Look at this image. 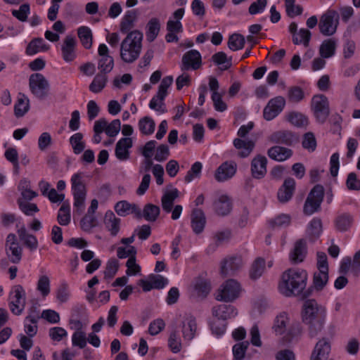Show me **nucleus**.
Listing matches in <instances>:
<instances>
[{
    "label": "nucleus",
    "mask_w": 360,
    "mask_h": 360,
    "mask_svg": "<svg viewBox=\"0 0 360 360\" xmlns=\"http://www.w3.org/2000/svg\"><path fill=\"white\" fill-rule=\"evenodd\" d=\"M308 281V274L302 269L290 268L283 272L278 283V290L284 296L305 298L311 292V288L304 291Z\"/></svg>",
    "instance_id": "nucleus-1"
},
{
    "label": "nucleus",
    "mask_w": 360,
    "mask_h": 360,
    "mask_svg": "<svg viewBox=\"0 0 360 360\" xmlns=\"http://www.w3.org/2000/svg\"><path fill=\"white\" fill-rule=\"evenodd\" d=\"M326 319L325 310L315 300H307L303 304L302 321L309 326L311 338L316 337L322 330Z\"/></svg>",
    "instance_id": "nucleus-2"
},
{
    "label": "nucleus",
    "mask_w": 360,
    "mask_h": 360,
    "mask_svg": "<svg viewBox=\"0 0 360 360\" xmlns=\"http://www.w3.org/2000/svg\"><path fill=\"white\" fill-rule=\"evenodd\" d=\"M143 33L139 30L129 32L120 44V55L127 63H134L139 57L142 49Z\"/></svg>",
    "instance_id": "nucleus-3"
},
{
    "label": "nucleus",
    "mask_w": 360,
    "mask_h": 360,
    "mask_svg": "<svg viewBox=\"0 0 360 360\" xmlns=\"http://www.w3.org/2000/svg\"><path fill=\"white\" fill-rule=\"evenodd\" d=\"M83 179L84 174L78 172L73 174L70 180L74 198V206L81 211L84 208L86 196V189Z\"/></svg>",
    "instance_id": "nucleus-4"
},
{
    "label": "nucleus",
    "mask_w": 360,
    "mask_h": 360,
    "mask_svg": "<svg viewBox=\"0 0 360 360\" xmlns=\"http://www.w3.org/2000/svg\"><path fill=\"white\" fill-rule=\"evenodd\" d=\"M8 305L11 311L17 316L20 315L26 305V292L21 285H13L8 295Z\"/></svg>",
    "instance_id": "nucleus-5"
},
{
    "label": "nucleus",
    "mask_w": 360,
    "mask_h": 360,
    "mask_svg": "<svg viewBox=\"0 0 360 360\" xmlns=\"http://www.w3.org/2000/svg\"><path fill=\"white\" fill-rule=\"evenodd\" d=\"M29 87L32 94L38 99H45L50 90L49 80L41 73H33L29 78Z\"/></svg>",
    "instance_id": "nucleus-6"
},
{
    "label": "nucleus",
    "mask_w": 360,
    "mask_h": 360,
    "mask_svg": "<svg viewBox=\"0 0 360 360\" xmlns=\"http://www.w3.org/2000/svg\"><path fill=\"white\" fill-rule=\"evenodd\" d=\"M240 291V283L234 279H229L221 285L215 298L221 302H233L239 297Z\"/></svg>",
    "instance_id": "nucleus-7"
},
{
    "label": "nucleus",
    "mask_w": 360,
    "mask_h": 360,
    "mask_svg": "<svg viewBox=\"0 0 360 360\" xmlns=\"http://www.w3.org/2000/svg\"><path fill=\"white\" fill-rule=\"evenodd\" d=\"M339 13L335 10H328L323 13L319 22L320 32L324 36H331L335 33L339 24Z\"/></svg>",
    "instance_id": "nucleus-8"
},
{
    "label": "nucleus",
    "mask_w": 360,
    "mask_h": 360,
    "mask_svg": "<svg viewBox=\"0 0 360 360\" xmlns=\"http://www.w3.org/2000/svg\"><path fill=\"white\" fill-rule=\"evenodd\" d=\"M324 195V189L321 185H316L310 191L304 205L303 211L307 215H311L320 208Z\"/></svg>",
    "instance_id": "nucleus-9"
},
{
    "label": "nucleus",
    "mask_w": 360,
    "mask_h": 360,
    "mask_svg": "<svg viewBox=\"0 0 360 360\" xmlns=\"http://www.w3.org/2000/svg\"><path fill=\"white\" fill-rule=\"evenodd\" d=\"M311 109L316 120L321 124L324 123L330 114L328 98L323 94L314 96L311 100Z\"/></svg>",
    "instance_id": "nucleus-10"
},
{
    "label": "nucleus",
    "mask_w": 360,
    "mask_h": 360,
    "mask_svg": "<svg viewBox=\"0 0 360 360\" xmlns=\"http://www.w3.org/2000/svg\"><path fill=\"white\" fill-rule=\"evenodd\" d=\"M334 336V330L331 329L328 333L320 339L316 344L311 353V360H326L331 350V341Z\"/></svg>",
    "instance_id": "nucleus-11"
},
{
    "label": "nucleus",
    "mask_w": 360,
    "mask_h": 360,
    "mask_svg": "<svg viewBox=\"0 0 360 360\" xmlns=\"http://www.w3.org/2000/svg\"><path fill=\"white\" fill-rule=\"evenodd\" d=\"M285 105V100L283 96L271 98L264 109V118L268 121L274 119L283 110Z\"/></svg>",
    "instance_id": "nucleus-12"
},
{
    "label": "nucleus",
    "mask_w": 360,
    "mask_h": 360,
    "mask_svg": "<svg viewBox=\"0 0 360 360\" xmlns=\"http://www.w3.org/2000/svg\"><path fill=\"white\" fill-rule=\"evenodd\" d=\"M99 60L98 61V68L101 72L109 73L113 69L114 60L109 54V49L105 44L99 45L98 49Z\"/></svg>",
    "instance_id": "nucleus-13"
},
{
    "label": "nucleus",
    "mask_w": 360,
    "mask_h": 360,
    "mask_svg": "<svg viewBox=\"0 0 360 360\" xmlns=\"http://www.w3.org/2000/svg\"><path fill=\"white\" fill-rule=\"evenodd\" d=\"M76 39L73 36L67 35L61 44L62 58L66 63H70L76 58Z\"/></svg>",
    "instance_id": "nucleus-14"
},
{
    "label": "nucleus",
    "mask_w": 360,
    "mask_h": 360,
    "mask_svg": "<svg viewBox=\"0 0 360 360\" xmlns=\"http://www.w3.org/2000/svg\"><path fill=\"white\" fill-rule=\"evenodd\" d=\"M237 170V164L233 161L223 162L216 170L215 179L219 182H223L232 178Z\"/></svg>",
    "instance_id": "nucleus-15"
},
{
    "label": "nucleus",
    "mask_w": 360,
    "mask_h": 360,
    "mask_svg": "<svg viewBox=\"0 0 360 360\" xmlns=\"http://www.w3.org/2000/svg\"><path fill=\"white\" fill-rule=\"evenodd\" d=\"M181 62V70H197L202 64L201 55L197 50L188 51L183 56Z\"/></svg>",
    "instance_id": "nucleus-16"
},
{
    "label": "nucleus",
    "mask_w": 360,
    "mask_h": 360,
    "mask_svg": "<svg viewBox=\"0 0 360 360\" xmlns=\"http://www.w3.org/2000/svg\"><path fill=\"white\" fill-rule=\"evenodd\" d=\"M243 266V260L240 257H230L221 263V274L226 277L233 275Z\"/></svg>",
    "instance_id": "nucleus-17"
},
{
    "label": "nucleus",
    "mask_w": 360,
    "mask_h": 360,
    "mask_svg": "<svg viewBox=\"0 0 360 360\" xmlns=\"http://www.w3.org/2000/svg\"><path fill=\"white\" fill-rule=\"evenodd\" d=\"M213 316L218 319L225 321L227 319L234 318L238 314L236 308L231 304H221L214 306L212 309Z\"/></svg>",
    "instance_id": "nucleus-18"
},
{
    "label": "nucleus",
    "mask_w": 360,
    "mask_h": 360,
    "mask_svg": "<svg viewBox=\"0 0 360 360\" xmlns=\"http://www.w3.org/2000/svg\"><path fill=\"white\" fill-rule=\"evenodd\" d=\"M295 190V181L292 178L285 179L283 185L278 191L277 197L279 202L285 203L288 202L292 197Z\"/></svg>",
    "instance_id": "nucleus-19"
},
{
    "label": "nucleus",
    "mask_w": 360,
    "mask_h": 360,
    "mask_svg": "<svg viewBox=\"0 0 360 360\" xmlns=\"http://www.w3.org/2000/svg\"><path fill=\"white\" fill-rule=\"evenodd\" d=\"M206 217L201 209H194L191 214V226L195 234L201 233L206 225Z\"/></svg>",
    "instance_id": "nucleus-20"
},
{
    "label": "nucleus",
    "mask_w": 360,
    "mask_h": 360,
    "mask_svg": "<svg viewBox=\"0 0 360 360\" xmlns=\"http://www.w3.org/2000/svg\"><path fill=\"white\" fill-rule=\"evenodd\" d=\"M267 159L265 156L258 155L251 162V173L254 178L262 179L266 174Z\"/></svg>",
    "instance_id": "nucleus-21"
},
{
    "label": "nucleus",
    "mask_w": 360,
    "mask_h": 360,
    "mask_svg": "<svg viewBox=\"0 0 360 360\" xmlns=\"http://www.w3.org/2000/svg\"><path fill=\"white\" fill-rule=\"evenodd\" d=\"M132 146L131 138L126 137L120 139L115 146V153L116 158L121 161L128 160L129 158V149Z\"/></svg>",
    "instance_id": "nucleus-22"
},
{
    "label": "nucleus",
    "mask_w": 360,
    "mask_h": 360,
    "mask_svg": "<svg viewBox=\"0 0 360 360\" xmlns=\"http://www.w3.org/2000/svg\"><path fill=\"white\" fill-rule=\"evenodd\" d=\"M269 139L272 143L288 146H291L298 141L297 137L290 131H276L271 134Z\"/></svg>",
    "instance_id": "nucleus-23"
},
{
    "label": "nucleus",
    "mask_w": 360,
    "mask_h": 360,
    "mask_svg": "<svg viewBox=\"0 0 360 360\" xmlns=\"http://www.w3.org/2000/svg\"><path fill=\"white\" fill-rule=\"evenodd\" d=\"M214 210L219 216L228 215L232 210V202L226 195H220L213 203Z\"/></svg>",
    "instance_id": "nucleus-24"
},
{
    "label": "nucleus",
    "mask_w": 360,
    "mask_h": 360,
    "mask_svg": "<svg viewBox=\"0 0 360 360\" xmlns=\"http://www.w3.org/2000/svg\"><path fill=\"white\" fill-rule=\"evenodd\" d=\"M181 327L184 340H191L195 337L197 330L195 318L191 315H186L184 318Z\"/></svg>",
    "instance_id": "nucleus-25"
},
{
    "label": "nucleus",
    "mask_w": 360,
    "mask_h": 360,
    "mask_svg": "<svg viewBox=\"0 0 360 360\" xmlns=\"http://www.w3.org/2000/svg\"><path fill=\"white\" fill-rule=\"evenodd\" d=\"M121 220L111 211H108L104 217V225L112 236H116L120 229Z\"/></svg>",
    "instance_id": "nucleus-26"
},
{
    "label": "nucleus",
    "mask_w": 360,
    "mask_h": 360,
    "mask_svg": "<svg viewBox=\"0 0 360 360\" xmlns=\"http://www.w3.org/2000/svg\"><path fill=\"white\" fill-rule=\"evenodd\" d=\"M234 147L239 150L238 155L241 158L248 157L252 152L255 143L252 140H243L236 138L233 140Z\"/></svg>",
    "instance_id": "nucleus-27"
},
{
    "label": "nucleus",
    "mask_w": 360,
    "mask_h": 360,
    "mask_svg": "<svg viewBox=\"0 0 360 360\" xmlns=\"http://www.w3.org/2000/svg\"><path fill=\"white\" fill-rule=\"evenodd\" d=\"M267 155L272 160L282 162L290 158L292 155V151L291 149L276 146L268 150Z\"/></svg>",
    "instance_id": "nucleus-28"
},
{
    "label": "nucleus",
    "mask_w": 360,
    "mask_h": 360,
    "mask_svg": "<svg viewBox=\"0 0 360 360\" xmlns=\"http://www.w3.org/2000/svg\"><path fill=\"white\" fill-rule=\"evenodd\" d=\"M307 254L306 242L300 239L297 240L294 246L292 251L290 254V258L292 263L297 264L302 262Z\"/></svg>",
    "instance_id": "nucleus-29"
},
{
    "label": "nucleus",
    "mask_w": 360,
    "mask_h": 360,
    "mask_svg": "<svg viewBox=\"0 0 360 360\" xmlns=\"http://www.w3.org/2000/svg\"><path fill=\"white\" fill-rule=\"evenodd\" d=\"M179 192L177 188H172L170 190H166L164 192L163 195L161 198L162 207V210L167 212L169 213L172 212L174 202L179 197Z\"/></svg>",
    "instance_id": "nucleus-30"
},
{
    "label": "nucleus",
    "mask_w": 360,
    "mask_h": 360,
    "mask_svg": "<svg viewBox=\"0 0 360 360\" xmlns=\"http://www.w3.org/2000/svg\"><path fill=\"white\" fill-rule=\"evenodd\" d=\"M49 49V45L46 44L42 38H35L28 44L26 53L32 56L40 51H46Z\"/></svg>",
    "instance_id": "nucleus-31"
},
{
    "label": "nucleus",
    "mask_w": 360,
    "mask_h": 360,
    "mask_svg": "<svg viewBox=\"0 0 360 360\" xmlns=\"http://www.w3.org/2000/svg\"><path fill=\"white\" fill-rule=\"evenodd\" d=\"M328 281V271H321L319 270L316 272H314L313 276V285L310 288L312 290V288H314L317 291L322 290L323 288L326 285Z\"/></svg>",
    "instance_id": "nucleus-32"
},
{
    "label": "nucleus",
    "mask_w": 360,
    "mask_h": 360,
    "mask_svg": "<svg viewBox=\"0 0 360 360\" xmlns=\"http://www.w3.org/2000/svg\"><path fill=\"white\" fill-rule=\"evenodd\" d=\"M265 271V260L262 257H257L252 264L250 269V278L257 280L260 278Z\"/></svg>",
    "instance_id": "nucleus-33"
},
{
    "label": "nucleus",
    "mask_w": 360,
    "mask_h": 360,
    "mask_svg": "<svg viewBox=\"0 0 360 360\" xmlns=\"http://www.w3.org/2000/svg\"><path fill=\"white\" fill-rule=\"evenodd\" d=\"M160 30V20L156 18H151L146 25V35L147 40L150 42L153 41L158 37Z\"/></svg>",
    "instance_id": "nucleus-34"
},
{
    "label": "nucleus",
    "mask_w": 360,
    "mask_h": 360,
    "mask_svg": "<svg viewBox=\"0 0 360 360\" xmlns=\"http://www.w3.org/2000/svg\"><path fill=\"white\" fill-rule=\"evenodd\" d=\"M136 18V12L134 10L128 11L120 22V31L128 34L133 28Z\"/></svg>",
    "instance_id": "nucleus-35"
},
{
    "label": "nucleus",
    "mask_w": 360,
    "mask_h": 360,
    "mask_svg": "<svg viewBox=\"0 0 360 360\" xmlns=\"http://www.w3.org/2000/svg\"><path fill=\"white\" fill-rule=\"evenodd\" d=\"M212 60L217 65L219 66L221 70H226L232 65V58H228L226 54L223 51L214 53L212 56Z\"/></svg>",
    "instance_id": "nucleus-36"
},
{
    "label": "nucleus",
    "mask_w": 360,
    "mask_h": 360,
    "mask_svg": "<svg viewBox=\"0 0 360 360\" xmlns=\"http://www.w3.org/2000/svg\"><path fill=\"white\" fill-rule=\"evenodd\" d=\"M107 81L108 77L105 73L97 74L89 85V90L95 94L101 92L105 86Z\"/></svg>",
    "instance_id": "nucleus-37"
},
{
    "label": "nucleus",
    "mask_w": 360,
    "mask_h": 360,
    "mask_svg": "<svg viewBox=\"0 0 360 360\" xmlns=\"http://www.w3.org/2000/svg\"><path fill=\"white\" fill-rule=\"evenodd\" d=\"M289 322L288 315L283 312L278 314L275 320L272 327L274 332L276 335H282L285 331L286 326Z\"/></svg>",
    "instance_id": "nucleus-38"
},
{
    "label": "nucleus",
    "mask_w": 360,
    "mask_h": 360,
    "mask_svg": "<svg viewBox=\"0 0 360 360\" xmlns=\"http://www.w3.org/2000/svg\"><path fill=\"white\" fill-rule=\"evenodd\" d=\"M353 222L352 217L349 214H342L337 217L335 220V228L338 231L343 232L347 231Z\"/></svg>",
    "instance_id": "nucleus-39"
},
{
    "label": "nucleus",
    "mask_w": 360,
    "mask_h": 360,
    "mask_svg": "<svg viewBox=\"0 0 360 360\" xmlns=\"http://www.w3.org/2000/svg\"><path fill=\"white\" fill-rule=\"evenodd\" d=\"M139 129L143 135L152 134L155 128V123L154 120L148 116H146L139 121Z\"/></svg>",
    "instance_id": "nucleus-40"
},
{
    "label": "nucleus",
    "mask_w": 360,
    "mask_h": 360,
    "mask_svg": "<svg viewBox=\"0 0 360 360\" xmlns=\"http://www.w3.org/2000/svg\"><path fill=\"white\" fill-rule=\"evenodd\" d=\"M77 34L83 46L89 49L92 46V33L88 27H80L77 30Z\"/></svg>",
    "instance_id": "nucleus-41"
},
{
    "label": "nucleus",
    "mask_w": 360,
    "mask_h": 360,
    "mask_svg": "<svg viewBox=\"0 0 360 360\" xmlns=\"http://www.w3.org/2000/svg\"><path fill=\"white\" fill-rule=\"evenodd\" d=\"M71 219L70 207L69 203L64 202L60 207L57 216V220L61 226H67Z\"/></svg>",
    "instance_id": "nucleus-42"
},
{
    "label": "nucleus",
    "mask_w": 360,
    "mask_h": 360,
    "mask_svg": "<svg viewBox=\"0 0 360 360\" xmlns=\"http://www.w3.org/2000/svg\"><path fill=\"white\" fill-rule=\"evenodd\" d=\"M311 32L305 28H302L298 32L292 36V41L295 44H302L305 47H307L311 39Z\"/></svg>",
    "instance_id": "nucleus-43"
},
{
    "label": "nucleus",
    "mask_w": 360,
    "mask_h": 360,
    "mask_svg": "<svg viewBox=\"0 0 360 360\" xmlns=\"http://www.w3.org/2000/svg\"><path fill=\"white\" fill-rule=\"evenodd\" d=\"M160 212V207L157 205L148 203L143 210V216L148 221H155Z\"/></svg>",
    "instance_id": "nucleus-44"
},
{
    "label": "nucleus",
    "mask_w": 360,
    "mask_h": 360,
    "mask_svg": "<svg viewBox=\"0 0 360 360\" xmlns=\"http://www.w3.org/2000/svg\"><path fill=\"white\" fill-rule=\"evenodd\" d=\"M70 143L75 154L81 153L86 146L84 141H83V134L80 132L73 134L70 138Z\"/></svg>",
    "instance_id": "nucleus-45"
},
{
    "label": "nucleus",
    "mask_w": 360,
    "mask_h": 360,
    "mask_svg": "<svg viewBox=\"0 0 360 360\" xmlns=\"http://www.w3.org/2000/svg\"><path fill=\"white\" fill-rule=\"evenodd\" d=\"M336 48V44L333 39H327L323 41L321 44L319 52L320 55L323 58H330L335 53Z\"/></svg>",
    "instance_id": "nucleus-46"
},
{
    "label": "nucleus",
    "mask_w": 360,
    "mask_h": 360,
    "mask_svg": "<svg viewBox=\"0 0 360 360\" xmlns=\"http://www.w3.org/2000/svg\"><path fill=\"white\" fill-rule=\"evenodd\" d=\"M6 255L9 260L13 264H18L22 258V250L19 244H13L12 246L6 248Z\"/></svg>",
    "instance_id": "nucleus-47"
},
{
    "label": "nucleus",
    "mask_w": 360,
    "mask_h": 360,
    "mask_svg": "<svg viewBox=\"0 0 360 360\" xmlns=\"http://www.w3.org/2000/svg\"><path fill=\"white\" fill-rule=\"evenodd\" d=\"M168 346L171 351L174 353H178L181 350V340L177 331H172L168 339Z\"/></svg>",
    "instance_id": "nucleus-48"
},
{
    "label": "nucleus",
    "mask_w": 360,
    "mask_h": 360,
    "mask_svg": "<svg viewBox=\"0 0 360 360\" xmlns=\"http://www.w3.org/2000/svg\"><path fill=\"white\" fill-rule=\"evenodd\" d=\"M244 44L245 39L241 34H233L229 38L228 46L233 51L242 49Z\"/></svg>",
    "instance_id": "nucleus-49"
},
{
    "label": "nucleus",
    "mask_w": 360,
    "mask_h": 360,
    "mask_svg": "<svg viewBox=\"0 0 360 360\" xmlns=\"http://www.w3.org/2000/svg\"><path fill=\"white\" fill-rule=\"evenodd\" d=\"M249 345L248 341H243L233 345V354L234 360H243L245 358Z\"/></svg>",
    "instance_id": "nucleus-50"
},
{
    "label": "nucleus",
    "mask_w": 360,
    "mask_h": 360,
    "mask_svg": "<svg viewBox=\"0 0 360 360\" xmlns=\"http://www.w3.org/2000/svg\"><path fill=\"white\" fill-rule=\"evenodd\" d=\"M307 232L312 238H318L322 232L321 220L319 218H314L309 224Z\"/></svg>",
    "instance_id": "nucleus-51"
},
{
    "label": "nucleus",
    "mask_w": 360,
    "mask_h": 360,
    "mask_svg": "<svg viewBox=\"0 0 360 360\" xmlns=\"http://www.w3.org/2000/svg\"><path fill=\"white\" fill-rule=\"evenodd\" d=\"M172 83V76H167L162 79L156 95L159 100L164 101L165 98L167 95V89Z\"/></svg>",
    "instance_id": "nucleus-52"
},
{
    "label": "nucleus",
    "mask_w": 360,
    "mask_h": 360,
    "mask_svg": "<svg viewBox=\"0 0 360 360\" xmlns=\"http://www.w3.org/2000/svg\"><path fill=\"white\" fill-rule=\"evenodd\" d=\"M194 289L198 296L205 297L211 290L210 284L204 279H198L194 284Z\"/></svg>",
    "instance_id": "nucleus-53"
},
{
    "label": "nucleus",
    "mask_w": 360,
    "mask_h": 360,
    "mask_svg": "<svg viewBox=\"0 0 360 360\" xmlns=\"http://www.w3.org/2000/svg\"><path fill=\"white\" fill-rule=\"evenodd\" d=\"M37 289L44 297L50 293V280L46 275L39 277L37 281Z\"/></svg>",
    "instance_id": "nucleus-54"
},
{
    "label": "nucleus",
    "mask_w": 360,
    "mask_h": 360,
    "mask_svg": "<svg viewBox=\"0 0 360 360\" xmlns=\"http://www.w3.org/2000/svg\"><path fill=\"white\" fill-rule=\"evenodd\" d=\"M18 203L20 210L27 216H32L39 212L38 207L35 203H30L21 199L18 200Z\"/></svg>",
    "instance_id": "nucleus-55"
},
{
    "label": "nucleus",
    "mask_w": 360,
    "mask_h": 360,
    "mask_svg": "<svg viewBox=\"0 0 360 360\" xmlns=\"http://www.w3.org/2000/svg\"><path fill=\"white\" fill-rule=\"evenodd\" d=\"M303 90L299 86H291L288 91V98L290 102L299 103L304 98Z\"/></svg>",
    "instance_id": "nucleus-56"
},
{
    "label": "nucleus",
    "mask_w": 360,
    "mask_h": 360,
    "mask_svg": "<svg viewBox=\"0 0 360 360\" xmlns=\"http://www.w3.org/2000/svg\"><path fill=\"white\" fill-rule=\"evenodd\" d=\"M30 108L29 100L27 98H18L14 107L15 115L18 117H22Z\"/></svg>",
    "instance_id": "nucleus-57"
},
{
    "label": "nucleus",
    "mask_w": 360,
    "mask_h": 360,
    "mask_svg": "<svg viewBox=\"0 0 360 360\" xmlns=\"http://www.w3.org/2000/svg\"><path fill=\"white\" fill-rule=\"evenodd\" d=\"M30 8L29 4H22L18 10H12V15L21 22H25L30 14Z\"/></svg>",
    "instance_id": "nucleus-58"
},
{
    "label": "nucleus",
    "mask_w": 360,
    "mask_h": 360,
    "mask_svg": "<svg viewBox=\"0 0 360 360\" xmlns=\"http://www.w3.org/2000/svg\"><path fill=\"white\" fill-rule=\"evenodd\" d=\"M302 146L310 152H313L316 148V140L312 132H307L303 136Z\"/></svg>",
    "instance_id": "nucleus-59"
},
{
    "label": "nucleus",
    "mask_w": 360,
    "mask_h": 360,
    "mask_svg": "<svg viewBox=\"0 0 360 360\" xmlns=\"http://www.w3.org/2000/svg\"><path fill=\"white\" fill-rule=\"evenodd\" d=\"M288 121L295 126L303 127L307 124V118L299 112H291L288 116Z\"/></svg>",
    "instance_id": "nucleus-60"
},
{
    "label": "nucleus",
    "mask_w": 360,
    "mask_h": 360,
    "mask_svg": "<svg viewBox=\"0 0 360 360\" xmlns=\"http://www.w3.org/2000/svg\"><path fill=\"white\" fill-rule=\"evenodd\" d=\"M119 268V262L115 259L112 258L108 260L106 264V267L104 271V276L106 278H111L116 274Z\"/></svg>",
    "instance_id": "nucleus-61"
},
{
    "label": "nucleus",
    "mask_w": 360,
    "mask_h": 360,
    "mask_svg": "<svg viewBox=\"0 0 360 360\" xmlns=\"http://www.w3.org/2000/svg\"><path fill=\"white\" fill-rule=\"evenodd\" d=\"M96 219L94 214L87 213L81 221V227L85 231H89L96 226Z\"/></svg>",
    "instance_id": "nucleus-62"
},
{
    "label": "nucleus",
    "mask_w": 360,
    "mask_h": 360,
    "mask_svg": "<svg viewBox=\"0 0 360 360\" xmlns=\"http://www.w3.org/2000/svg\"><path fill=\"white\" fill-rule=\"evenodd\" d=\"M231 236V231L230 229H224L222 231H217L213 236V240L214 243L219 246L224 242L229 240Z\"/></svg>",
    "instance_id": "nucleus-63"
},
{
    "label": "nucleus",
    "mask_w": 360,
    "mask_h": 360,
    "mask_svg": "<svg viewBox=\"0 0 360 360\" xmlns=\"http://www.w3.org/2000/svg\"><path fill=\"white\" fill-rule=\"evenodd\" d=\"M136 250L134 246L129 245L127 248L119 247L117 250V256L120 259L136 257Z\"/></svg>",
    "instance_id": "nucleus-64"
}]
</instances>
